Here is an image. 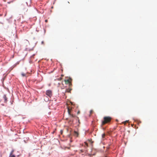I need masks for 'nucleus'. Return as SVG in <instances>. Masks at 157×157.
<instances>
[{
	"label": "nucleus",
	"instance_id": "obj_27",
	"mask_svg": "<svg viewBox=\"0 0 157 157\" xmlns=\"http://www.w3.org/2000/svg\"><path fill=\"white\" fill-rule=\"evenodd\" d=\"M80 151L81 152H83V151L82 150H80Z\"/></svg>",
	"mask_w": 157,
	"mask_h": 157
},
{
	"label": "nucleus",
	"instance_id": "obj_21",
	"mask_svg": "<svg viewBox=\"0 0 157 157\" xmlns=\"http://www.w3.org/2000/svg\"><path fill=\"white\" fill-rule=\"evenodd\" d=\"M26 4H27V5L28 6H31L30 4L29 6L28 5V3L27 2H26Z\"/></svg>",
	"mask_w": 157,
	"mask_h": 157
},
{
	"label": "nucleus",
	"instance_id": "obj_34",
	"mask_svg": "<svg viewBox=\"0 0 157 157\" xmlns=\"http://www.w3.org/2000/svg\"><path fill=\"white\" fill-rule=\"evenodd\" d=\"M67 136H69V135H67Z\"/></svg>",
	"mask_w": 157,
	"mask_h": 157
},
{
	"label": "nucleus",
	"instance_id": "obj_18",
	"mask_svg": "<svg viewBox=\"0 0 157 157\" xmlns=\"http://www.w3.org/2000/svg\"><path fill=\"white\" fill-rule=\"evenodd\" d=\"M10 102L11 103V105H12L13 104V101H11V100L10 101Z\"/></svg>",
	"mask_w": 157,
	"mask_h": 157
},
{
	"label": "nucleus",
	"instance_id": "obj_14",
	"mask_svg": "<svg viewBox=\"0 0 157 157\" xmlns=\"http://www.w3.org/2000/svg\"><path fill=\"white\" fill-rule=\"evenodd\" d=\"M44 100L45 101H48L49 100V99L48 98L46 97V98H45Z\"/></svg>",
	"mask_w": 157,
	"mask_h": 157
},
{
	"label": "nucleus",
	"instance_id": "obj_3",
	"mask_svg": "<svg viewBox=\"0 0 157 157\" xmlns=\"http://www.w3.org/2000/svg\"><path fill=\"white\" fill-rule=\"evenodd\" d=\"M45 94L48 97L51 98L52 96V91L51 90H48L46 91Z\"/></svg>",
	"mask_w": 157,
	"mask_h": 157
},
{
	"label": "nucleus",
	"instance_id": "obj_31",
	"mask_svg": "<svg viewBox=\"0 0 157 157\" xmlns=\"http://www.w3.org/2000/svg\"><path fill=\"white\" fill-rule=\"evenodd\" d=\"M37 42H36L35 43V45H36V44H37Z\"/></svg>",
	"mask_w": 157,
	"mask_h": 157
},
{
	"label": "nucleus",
	"instance_id": "obj_19",
	"mask_svg": "<svg viewBox=\"0 0 157 157\" xmlns=\"http://www.w3.org/2000/svg\"><path fill=\"white\" fill-rule=\"evenodd\" d=\"M69 102H70L71 104V105H73L74 106V105L73 104V102H71V101H69Z\"/></svg>",
	"mask_w": 157,
	"mask_h": 157
},
{
	"label": "nucleus",
	"instance_id": "obj_20",
	"mask_svg": "<svg viewBox=\"0 0 157 157\" xmlns=\"http://www.w3.org/2000/svg\"><path fill=\"white\" fill-rule=\"evenodd\" d=\"M84 143H85V145H86V146L87 147L88 146V144H87V143L86 142H85Z\"/></svg>",
	"mask_w": 157,
	"mask_h": 157
},
{
	"label": "nucleus",
	"instance_id": "obj_29",
	"mask_svg": "<svg viewBox=\"0 0 157 157\" xmlns=\"http://www.w3.org/2000/svg\"><path fill=\"white\" fill-rule=\"evenodd\" d=\"M32 0H30V3H31L32 2Z\"/></svg>",
	"mask_w": 157,
	"mask_h": 157
},
{
	"label": "nucleus",
	"instance_id": "obj_1",
	"mask_svg": "<svg viewBox=\"0 0 157 157\" xmlns=\"http://www.w3.org/2000/svg\"><path fill=\"white\" fill-rule=\"evenodd\" d=\"M63 85L64 87H66L65 91L63 92V93L64 94V98H66L67 97V94L69 93V88L67 87V85L69 86V78L68 77L63 82Z\"/></svg>",
	"mask_w": 157,
	"mask_h": 157
},
{
	"label": "nucleus",
	"instance_id": "obj_16",
	"mask_svg": "<svg viewBox=\"0 0 157 157\" xmlns=\"http://www.w3.org/2000/svg\"><path fill=\"white\" fill-rule=\"evenodd\" d=\"M70 110H71L70 108V107L69 106V117H71V115L70 113Z\"/></svg>",
	"mask_w": 157,
	"mask_h": 157
},
{
	"label": "nucleus",
	"instance_id": "obj_10",
	"mask_svg": "<svg viewBox=\"0 0 157 157\" xmlns=\"http://www.w3.org/2000/svg\"><path fill=\"white\" fill-rule=\"evenodd\" d=\"M67 112L69 114V106L68 105L67 103Z\"/></svg>",
	"mask_w": 157,
	"mask_h": 157
},
{
	"label": "nucleus",
	"instance_id": "obj_37",
	"mask_svg": "<svg viewBox=\"0 0 157 157\" xmlns=\"http://www.w3.org/2000/svg\"><path fill=\"white\" fill-rule=\"evenodd\" d=\"M72 117H74V116H73V115H72Z\"/></svg>",
	"mask_w": 157,
	"mask_h": 157
},
{
	"label": "nucleus",
	"instance_id": "obj_22",
	"mask_svg": "<svg viewBox=\"0 0 157 157\" xmlns=\"http://www.w3.org/2000/svg\"><path fill=\"white\" fill-rule=\"evenodd\" d=\"M41 44H44V41H41Z\"/></svg>",
	"mask_w": 157,
	"mask_h": 157
},
{
	"label": "nucleus",
	"instance_id": "obj_36",
	"mask_svg": "<svg viewBox=\"0 0 157 157\" xmlns=\"http://www.w3.org/2000/svg\"><path fill=\"white\" fill-rule=\"evenodd\" d=\"M66 157H69V156H67Z\"/></svg>",
	"mask_w": 157,
	"mask_h": 157
},
{
	"label": "nucleus",
	"instance_id": "obj_35",
	"mask_svg": "<svg viewBox=\"0 0 157 157\" xmlns=\"http://www.w3.org/2000/svg\"><path fill=\"white\" fill-rule=\"evenodd\" d=\"M79 112H78V113H79Z\"/></svg>",
	"mask_w": 157,
	"mask_h": 157
},
{
	"label": "nucleus",
	"instance_id": "obj_13",
	"mask_svg": "<svg viewBox=\"0 0 157 157\" xmlns=\"http://www.w3.org/2000/svg\"><path fill=\"white\" fill-rule=\"evenodd\" d=\"M14 149H12L11 152H10V154H13V153L14 152Z\"/></svg>",
	"mask_w": 157,
	"mask_h": 157
},
{
	"label": "nucleus",
	"instance_id": "obj_12",
	"mask_svg": "<svg viewBox=\"0 0 157 157\" xmlns=\"http://www.w3.org/2000/svg\"><path fill=\"white\" fill-rule=\"evenodd\" d=\"M128 122V121H124V122H122V123L124 124H125Z\"/></svg>",
	"mask_w": 157,
	"mask_h": 157
},
{
	"label": "nucleus",
	"instance_id": "obj_11",
	"mask_svg": "<svg viewBox=\"0 0 157 157\" xmlns=\"http://www.w3.org/2000/svg\"><path fill=\"white\" fill-rule=\"evenodd\" d=\"M21 75L23 77H25L26 76L25 74L23 73H21Z\"/></svg>",
	"mask_w": 157,
	"mask_h": 157
},
{
	"label": "nucleus",
	"instance_id": "obj_33",
	"mask_svg": "<svg viewBox=\"0 0 157 157\" xmlns=\"http://www.w3.org/2000/svg\"><path fill=\"white\" fill-rule=\"evenodd\" d=\"M10 3V2H8V3Z\"/></svg>",
	"mask_w": 157,
	"mask_h": 157
},
{
	"label": "nucleus",
	"instance_id": "obj_9",
	"mask_svg": "<svg viewBox=\"0 0 157 157\" xmlns=\"http://www.w3.org/2000/svg\"><path fill=\"white\" fill-rule=\"evenodd\" d=\"M72 81V79L71 78L69 77V87L71 85V82Z\"/></svg>",
	"mask_w": 157,
	"mask_h": 157
},
{
	"label": "nucleus",
	"instance_id": "obj_30",
	"mask_svg": "<svg viewBox=\"0 0 157 157\" xmlns=\"http://www.w3.org/2000/svg\"><path fill=\"white\" fill-rule=\"evenodd\" d=\"M62 132H63V130H61L60 131V132H61V133H62Z\"/></svg>",
	"mask_w": 157,
	"mask_h": 157
},
{
	"label": "nucleus",
	"instance_id": "obj_8",
	"mask_svg": "<svg viewBox=\"0 0 157 157\" xmlns=\"http://www.w3.org/2000/svg\"><path fill=\"white\" fill-rule=\"evenodd\" d=\"M15 155L14 154H10L9 157H15Z\"/></svg>",
	"mask_w": 157,
	"mask_h": 157
},
{
	"label": "nucleus",
	"instance_id": "obj_32",
	"mask_svg": "<svg viewBox=\"0 0 157 157\" xmlns=\"http://www.w3.org/2000/svg\"><path fill=\"white\" fill-rule=\"evenodd\" d=\"M53 6H52V7H51V8H52V9H53Z\"/></svg>",
	"mask_w": 157,
	"mask_h": 157
},
{
	"label": "nucleus",
	"instance_id": "obj_2",
	"mask_svg": "<svg viewBox=\"0 0 157 157\" xmlns=\"http://www.w3.org/2000/svg\"><path fill=\"white\" fill-rule=\"evenodd\" d=\"M104 120L102 122V124L104 125L106 123L109 122L111 120V118L109 117H105L104 118Z\"/></svg>",
	"mask_w": 157,
	"mask_h": 157
},
{
	"label": "nucleus",
	"instance_id": "obj_7",
	"mask_svg": "<svg viewBox=\"0 0 157 157\" xmlns=\"http://www.w3.org/2000/svg\"><path fill=\"white\" fill-rule=\"evenodd\" d=\"M35 46L34 47H33L32 48H25V51H33V49H34V48Z\"/></svg>",
	"mask_w": 157,
	"mask_h": 157
},
{
	"label": "nucleus",
	"instance_id": "obj_24",
	"mask_svg": "<svg viewBox=\"0 0 157 157\" xmlns=\"http://www.w3.org/2000/svg\"><path fill=\"white\" fill-rule=\"evenodd\" d=\"M72 90V89H71L69 88V93H70V91Z\"/></svg>",
	"mask_w": 157,
	"mask_h": 157
},
{
	"label": "nucleus",
	"instance_id": "obj_17",
	"mask_svg": "<svg viewBox=\"0 0 157 157\" xmlns=\"http://www.w3.org/2000/svg\"><path fill=\"white\" fill-rule=\"evenodd\" d=\"M93 110H91L90 111V114H92L93 113Z\"/></svg>",
	"mask_w": 157,
	"mask_h": 157
},
{
	"label": "nucleus",
	"instance_id": "obj_6",
	"mask_svg": "<svg viewBox=\"0 0 157 157\" xmlns=\"http://www.w3.org/2000/svg\"><path fill=\"white\" fill-rule=\"evenodd\" d=\"M3 98L4 99V102L5 103H6L7 101H8V98L6 97V94H4L3 97Z\"/></svg>",
	"mask_w": 157,
	"mask_h": 157
},
{
	"label": "nucleus",
	"instance_id": "obj_4",
	"mask_svg": "<svg viewBox=\"0 0 157 157\" xmlns=\"http://www.w3.org/2000/svg\"><path fill=\"white\" fill-rule=\"evenodd\" d=\"M69 131L70 132V134H73L74 135H75V136H78V133L77 132L75 131H74L73 132L72 131V130H70Z\"/></svg>",
	"mask_w": 157,
	"mask_h": 157
},
{
	"label": "nucleus",
	"instance_id": "obj_26",
	"mask_svg": "<svg viewBox=\"0 0 157 157\" xmlns=\"http://www.w3.org/2000/svg\"><path fill=\"white\" fill-rule=\"evenodd\" d=\"M67 132H68V131H69V128H67Z\"/></svg>",
	"mask_w": 157,
	"mask_h": 157
},
{
	"label": "nucleus",
	"instance_id": "obj_23",
	"mask_svg": "<svg viewBox=\"0 0 157 157\" xmlns=\"http://www.w3.org/2000/svg\"><path fill=\"white\" fill-rule=\"evenodd\" d=\"M45 22L47 23L48 22V20L47 19H46L45 20Z\"/></svg>",
	"mask_w": 157,
	"mask_h": 157
},
{
	"label": "nucleus",
	"instance_id": "obj_28",
	"mask_svg": "<svg viewBox=\"0 0 157 157\" xmlns=\"http://www.w3.org/2000/svg\"><path fill=\"white\" fill-rule=\"evenodd\" d=\"M44 34H45V33L46 31H45V29H44Z\"/></svg>",
	"mask_w": 157,
	"mask_h": 157
},
{
	"label": "nucleus",
	"instance_id": "obj_15",
	"mask_svg": "<svg viewBox=\"0 0 157 157\" xmlns=\"http://www.w3.org/2000/svg\"><path fill=\"white\" fill-rule=\"evenodd\" d=\"M105 136V133H103L102 135V137L103 138H104Z\"/></svg>",
	"mask_w": 157,
	"mask_h": 157
},
{
	"label": "nucleus",
	"instance_id": "obj_5",
	"mask_svg": "<svg viewBox=\"0 0 157 157\" xmlns=\"http://www.w3.org/2000/svg\"><path fill=\"white\" fill-rule=\"evenodd\" d=\"M35 55L36 54H34L30 56V59L29 60V62L30 63H33V61L31 60V59L34 58V57Z\"/></svg>",
	"mask_w": 157,
	"mask_h": 157
},
{
	"label": "nucleus",
	"instance_id": "obj_25",
	"mask_svg": "<svg viewBox=\"0 0 157 157\" xmlns=\"http://www.w3.org/2000/svg\"><path fill=\"white\" fill-rule=\"evenodd\" d=\"M19 155H15V157H19Z\"/></svg>",
	"mask_w": 157,
	"mask_h": 157
}]
</instances>
